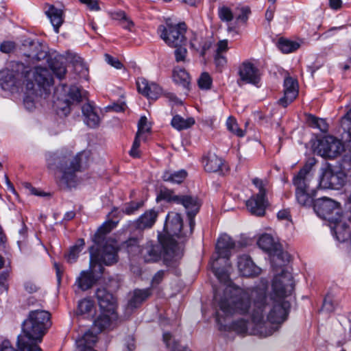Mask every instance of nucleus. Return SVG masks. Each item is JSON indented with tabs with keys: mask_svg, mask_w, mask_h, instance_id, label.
I'll return each mask as SVG.
<instances>
[{
	"mask_svg": "<svg viewBox=\"0 0 351 351\" xmlns=\"http://www.w3.org/2000/svg\"><path fill=\"white\" fill-rule=\"evenodd\" d=\"M105 60L109 64L116 69H121L123 66L122 63L117 58L108 54L105 55Z\"/></svg>",
	"mask_w": 351,
	"mask_h": 351,
	"instance_id": "58",
	"label": "nucleus"
},
{
	"mask_svg": "<svg viewBox=\"0 0 351 351\" xmlns=\"http://www.w3.org/2000/svg\"><path fill=\"white\" fill-rule=\"evenodd\" d=\"M309 121L315 128H318L322 132H326L328 130V125L324 119L311 116Z\"/></svg>",
	"mask_w": 351,
	"mask_h": 351,
	"instance_id": "50",
	"label": "nucleus"
},
{
	"mask_svg": "<svg viewBox=\"0 0 351 351\" xmlns=\"http://www.w3.org/2000/svg\"><path fill=\"white\" fill-rule=\"evenodd\" d=\"M8 273L3 272L0 275V292L7 291L8 289Z\"/></svg>",
	"mask_w": 351,
	"mask_h": 351,
	"instance_id": "55",
	"label": "nucleus"
},
{
	"mask_svg": "<svg viewBox=\"0 0 351 351\" xmlns=\"http://www.w3.org/2000/svg\"><path fill=\"white\" fill-rule=\"evenodd\" d=\"M90 258L92 256L97 258L95 265L99 270V274H102L104 268L102 264L110 265L117 261V250L114 245L106 243L101 249H97L95 252V247H90Z\"/></svg>",
	"mask_w": 351,
	"mask_h": 351,
	"instance_id": "11",
	"label": "nucleus"
},
{
	"mask_svg": "<svg viewBox=\"0 0 351 351\" xmlns=\"http://www.w3.org/2000/svg\"><path fill=\"white\" fill-rule=\"evenodd\" d=\"M120 25L122 26L123 28L130 32L132 31V27L134 26V22L127 15L124 18V19H123L121 22H120Z\"/></svg>",
	"mask_w": 351,
	"mask_h": 351,
	"instance_id": "61",
	"label": "nucleus"
},
{
	"mask_svg": "<svg viewBox=\"0 0 351 351\" xmlns=\"http://www.w3.org/2000/svg\"><path fill=\"white\" fill-rule=\"evenodd\" d=\"M151 295L152 289L150 288L134 289L131 293L130 298L127 304V310L132 312L138 308Z\"/></svg>",
	"mask_w": 351,
	"mask_h": 351,
	"instance_id": "26",
	"label": "nucleus"
},
{
	"mask_svg": "<svg viewBox=\"0 0 351 351\" xmlns=\"http://www.w3.org/2000/svg\"><path fill=\"white\" fill-rule=\"evenodd\" d=\"M310 167L305 165L293 178V185L295 186V197L298 202L302 206H313L314 197L316 191L311 188Z\"/></svg>",
	"mask_w": 351,
	"mask_h": 351,
	"instance_id": "5",
	"label": "nucleus"
},
{
	"mask_svg": "<svg viewBox=\"0 0 351 351\" xmlns=\"http://www.w3.org/2000/svg\"><path fill=\"white\" fill-rule=\"evenodd\" d=\"M340 204L332 199L322 197L315 200L313 209L317 215L329 221H334L341 214Z\"/></svg>",
	"mask_w": 351,
	"mask_h": 351,
	"instance_id": "10",
	"label": "nucleus"
},
{
	"mask_svg": "<svg viewBox=\"0 0 351 351\" xmlns=\"http://www.w3.org/2000/svg\"><path fill=\"white\" fill-rule=\"evenodd\" d=\"M33 49L27 55V56L37 61L45 59L47 56V51L46 49L39 43H32Z\"/></svg>",
	"mask_w": 351,
	"mask_h": 351,
	"instance_id": "37",
	"label": "nucleus"
},
{
	"mask_svg": "<svg viewBox=\"0 0 351 351\" xmlns=\"http://www.w3.org/2000/svg\"><path fill=\"white\" fill-rule=\"evenodd\" d=\"M237 267L239 273L246 277H254L261 274V269L257 267L250 256L243 254L238 258Z\"/></svg>",
	"mask_w": 351,
	"mask_h": 351,
	"instance_id": "22",
	"label": "nucleus"
},
{
	"mask_svg": "<svg viewBox=\"0 0 351 351\" xmlns=\"http://www.w3.org/2000/svg\"><path fill=\"white\" fill-rule=\"evenodd\" d=\"M160 244L154 245L152 243H147V245L142 249L141 254L146 262H156L158 261L163 252L167 255H173L176 250H165L162 241L163 239L161 235L158 237Z\"/></svg>",
	"mask_w": 351,
	"mask_h": 351,
	"instance_id": "15",
	"label": "nucleus"
},
{
	"mask_svg": "<svg viewBox=\"0 0 351 351\" xmlns=\"http://www.w3.org/2000/svg\"><path fill=\"white\" fill-rule=\"evenodd\" d=\"M267 201L265 197L253 195L246 202V206L249 211L254 215L261 217L265 213Z\"/></svg>",
	"mask_w": 351,
	"mask_h": 351,
	"instance_id": "28",
	"label": "nucleus"
},
{
	"mask_svg": "<svg viewBox=\"0 0 351 351\" xmlns=\"http://www.w3.org/2000/svg\"><path fill=\"white\" fill-rule=\"evenodd\" d=\"M198 40V35L194 34L193 38L191 39L190 45L191 47L199 51L202 56H204L206 51L210 47V43L205 39L203 40L202 44H196V41Z\"/></svg>",
	"mask_w": 351,
	"mask_h": 351,
	"instance_id": "42",
	"label": "nucleus"
},
{
	"mask_svg": "<svg viewBox=\"0 0 351 351\" xmlns=\"http://www.w3.org/2000/svg\"><path fill=\"white\" fill-rule=\"evenodd\" d=\"M215 63L218 69H221L227 63V60L225 55L215 53Z\"/></svg>",
	"mask_w": 351,
	"mask_h": 351,
	"instance_id": "57",
	"label": "nucleus"
},
{
	"mask_svg": "<svg viewBox=\"0 0 351 351\" xmlns=\"http://www.w3.org/2000/svg\"><path fill=\"white\" fill-rule=\"evenodd\" d=\"M163 341L168 348L171 347V351H191L187 347L178 345L169 332L163 333Z\"/></svg>",
	"mask_w": 351,
	"mask_h": 351,
	"instance_id": "41",
	"label": "nucleus"
},
{
	"mask_svg": "<svg viewBox=\"0 0 351 351\" xmlns=\"http://www.w3.org/2000/svg\"><path fill=\"white\" fill-rule=\"evenodd\" d=\"M15 47V45L13 42L5 41L1 43L0 45V50L3 53H8L11 52Z\"/></svg>",
	"mask_w": 351,
	"mask_h": 351,
	"instance_id": "60",
	"label": "nucleus"
},
{
	"mask_svg": "<svg viewBox=\"0 0 351 351\" xmlns=\"http://www.w3.org/2000/svg\"><path fill=\"white\" fill-rule=\"evenodd\" d=\"M204 169L208 172H217L221 169L223 160L215 154L208 153L203 158Z\"/></svg>",
	"mask_w": 351,
	"mask_h": 351,
	"instance_id": "30",
	"label": "nucleus"
},
{
	"mask_svg": "<svg viewBox=\"0 0 351 351\" xmlns=\"http://www.w3.org/2000/svg\"><path fill=\"white\" fill-rule=\"evenodd\" d=\"M51 314L45 310L29 311L22 324V334L18 337V348L21 351H42L38 346L51 323Z\"/></svg>",
	"mask_w": 351,
	"mask_h": 351,
	"instance_id": "3",
	"label": "nucleus"
},
{
	"mask_svg": "<svg viewBox=\"0 0 351 351\" xmlns=\"http://www.w3.org/2000/svg\"><path fill=\"white\" fill-rule=\"evenodd\" d=\"M19 77V73L8 71L0 81L1 88L5 90L14 91L15 88L20 84Z\"/></svg>",
	"mask_w": 351,
	"mask_h": 351,
	"instance_id": "32",
	"label": "nucleus"
},
{
	"mask_svg": "<svg viewBox=\"0 0 351 351\" xmlns=\"http://www.w3.org/2000/svg\"><path fill=\"white\" fill-rule=\"evenodd\" d=\"M77 311L80 314L92 317L95 312V305L93 301L89 299H84L79 302Z\"/></svg>",
	"mask_w": 351,
	"mask_h": 351,
	"instance_id": "36",
	"label": "nucleus"
},
{
	"mask_svg": "<svg viewBox=\"0 0 351 351\" xmlns=\"http://www.w3.org/2000/svg\"><path fill=\"white\" fill-rule=\"evenodd\" d=\"M334 308L335 306L332 300L329 297L325 298L322 309L327 312H331L334 310Z\"/></svg>",
	"mask_w": 351,
	"mask_h": 351,
	"instance_id": "62",
	"label": "nucleus"
},
{
	"mask_svg": "<svg viewBox=\"0 0 351 351\" xmlns=\"http://www.w3.org/2000/svg\"><path fill=\"white\" fill-rule=\"evenodd\" d=\"M143 206V202H130L124 205L122 208V211L123 213L126 215H132L134 214L139 208H141Z\"/></svg>",
	"mask_w": 351,
	"mask_h": 351,
	"instance_id": "46",
	"label": "nucleus"
},
{
	"mask_svg": "<svg viewBox=\"0 0 351 351\" xmlns=\"http://www.w3.org/2000/svg\"><path fill=\"white\" fill-rule=\"evenodd\" d=\"M226 125L228 130L237 136L242 137L245 135L244 131L239 128L238 124L234 118L229 117L226 121Z\"/></svg>",
	"mask_w": 351,
	"mask_h": 351,
	"instance_id": "44",
	"label": "nucleus"
},
{
	"mask_svg": "<svg viewBox=\"0 0 351 351\" xmlns=\"http://www.w3.org/2000/svg\"><path fill=\"white\" fill-rule=\"evenodd\" d=\"M228 49V40H221L217 43L216 53L224 54Z\"/></svg>",
	"mask_w": 351,
	"mask_h": 351,
	"instance_id": "56",
	"label": "nucleus"
},
{
	"mask_svg": "<svg viewBox=\"0 0 351 351\" xmlns=\"http://www.w3.org/2000/svg\"><path fill=\"white\" fill-rule=\"evenodd\" d=\"M96 298L101 311H116V300L106 289L98 288L96 291Z\"/></svg>",
	"mask_w": 351,
	"mask_h": 351,
	"instance_id": "25",
	"label": "nucleus"
},
{
	"mask_svg": "<svg viewBox=\"0 0 351 351\" xmlns=\"http://www.w3.org/2000/svg\"><path fill=\"white\" fill-rule=\"evenodd\" d=\"M84 245V241L83 239H80L77 241V244L71 247L69 252L65 255V258L69 263H75L83 249Z\"/></svg>",
	"mask_w": 351,
	"mask_h": 351,
	"instance_id": "38",
	"label": "nucleus"
},
{
	"mask_svg": "<svg viewBox=\"0 0 351 351\" xmlns=\"http://www.w3.org/2000/svg\"><path fill=\"white\" fill-rule=\"evenodd\" d=\"M257 244L261 249L270 254L272 262H276L278 260L282 261V263H280V266L289 261V255L282 250L281 245L276 242L270 234L261 235Z\"/></svg>",
	"mask_w": 351,
	"mask_h": 351,
	"instance_id": "8",
	"label": "nucleus"
},
{
	"mask_svg": "<svg viewBox=\"0 0 351 351\" xmlns=\"http://www.w3.org/2000/svg\"><path fill=\"white\" fill-rule=\"evenodd\" d=\"M186 31V27L184 23L173 24L170 19L166 20L165 25H160L158 28L160 38L171 47L185 45Z\"/></svg>",
	"mask_w": 351,
	"mask_h": 351,
	"instance_id": "6",
	"label": "nucleus"
},
{
	"mask_svg": "<svg viewBox=\"0 0 351 351\" xmlns=\"http://www.w3.org/2000/svg\"><path fill=\"white\" fill-rule=\"evenodd\" d=\"M298 94V85L296 80L291 77H287L284 81V97L279 100V103L283 106L292 102Z\"/></svg>",
	"mask_w": 351,
	"mask_h": 351,
	"instance_id": "23",
	"label": "nucleus"
},
{
	"mask_svg": "<svg viewBox=\"0 0 351 351\" xmlns=\"http://www.w3.org/2000/svg\"><path fill=\"white\" fill-rule=\"evenodd\" d=\"M186 176L187 173L183 169L177 171H167L163 173L162 179L165 182L180 184L184 181Z\"/></svg>",
	"mask_w": 351,
	"mask_h": 351,
	"instance_id": "34",
	"label": "nucleus"
},
{
	"mask_svg": "<svg viewBox=\"0 0 351 351\" xmlns=\"http://www.w3.org/2000/svg\"><path fill=\"white\" fill-rule=\"evenodd\" d=\"M0 351H16L8 340H3L0 343ZM19 351H21L19 350Z\"/></svg>",
	"mask_w": 351,
	"mask_h": 351,
	"instance_id": "64",
	"label": "nucleus"
},
{
	"mask_svg": "<svg viewBox=\"0 0 351 351\" xmlns=\"http://www.w3.org/2000/svg\"><path fill=\"white\" fill-rule=\"evenodd\" d=\"M25 78L27 81V88L29 90H33L35 84L40 87L45 88L51 85L53 83L51 73L46 67H34V69L25 73Z\"/></svg>",
	"mask_w": 351,
	"mask_h": 351,
	"instance_id": "12",
	"label": "nucleus"
},
{
	"mask_svg": "<svg viewBox=\"0 0 351 351\" xmlns=\"http://www.w3.org/2000/svg\"><path fill=\"white\" fill-rule=\"evenodd\" d=\"M117 319L116 311H101L100 315L94 321V328H97L99 332L106 329H111L114 327Z\"/></svg>",
	"mask_w": 351,
	"mask_h": 351,
	"instance_id": "24",
	"label": "nucleus"
},
{
	"mask_svg": "<svg viewBox=\"0 0 351 351\" xmlns=\"http://www.w3.org/2000/svg\"><path fill=\"white\" fill-rule=\"evenodd\" d=\"M151 130V128L147 122V119L145 117H141L138 123V131L136 134L143 135L146 133L149 132Z\"/></svg>",
	"mask_w": 351,
	"mask_h": 351,
	"instance_id": "51",
	"label": "nucleus"
},
{
	"mask_svg": "<svg viewBox=\"0 0 351 351\" xmlns=\"http://www.w3.org/2000/svg\"><path fill=\"white\" fill-rule=\"evenodd\" d=\"M96 261H97V258L92 256L90 258L88 269L81 271L76 278L75 285L80 290L85 291L91 289L99 280L101 274H99V270L95 265Z\"/></svg>",
	"mask_w": 351,
	"mask_h": 351,
	"instance_id": "9",
	"label": "nucleus"
},
{
	"mask_svg": "<svg viewBox=\"0 0 351 351\" xmlns=\"http://www.w3.org/2000/svg\"><path fill=\"white\" fill-rule=\"evenodd\" d=\"M218 16L220 20L223 22H230L234 18V15L231 9L226 6L219 8Z\"/></svg>",
	"mask_w": 351,
	"mask_h": 351,
	"instance_id": "47",
	"label": "nucleus"
},
{
	"mask_svg": "<svg viewBox=\"0 0 351 351\" xmlns=\"http://www.w3.org/2000/svg\"><path fill=\"white\" fill-rule=\"evenodd\" d=\"M213 272L218 280L223 283H228L230 281L229 274L224 269L215 268L213 263Z\"/></svg>",
	"mask_w": 351,
	"mask_h": 351,
	"instance_id": "49",
	"label": "nucleus"
},
{
	"mask_svg": "<svg viewBox=\"0 0 351 351\" xmlns=\"http://www.w3.org/2000/svg\"><path fill=\"white\" fill-rule=\"evenodd\" d=\"M240 13L236 16L237 21L245 24L251 14V10L249 7H242L239 9Z\"/></svg>",
	"mask_w": 351,
	"mask_h": 351,
	"instance_id": "52",
	"label": "nucleus"
},
{
	"mask_svg": "<svg viewBox=\"0 0 351 351\" xmlns=\"http://www.w3.org/2000/svg\"><path fill=\"white\" fill-rule=\"evenodd\" d=\"M165 271L163 270L158 271L153 277L152 280V285L156 286L160 284L163 280Z\"/></svg>",
	"mask_w": 351,
	"mask_h": 351,
	"instance_id": "63",
	"label": "nucleus"
},
{
	"mask_svg": "<svg viewBox=\"0 0 351 351\" xmlns=\"http://www.w3.org/2000/svg\"><path fill=\"white\" fill-rule=\"evenodd\" d=\"M173 80L176 84L182 86L186 91L189 90L191 77L184 69L176 67L173 71Z\"/></svg>",
	"mask_w": 351,
	"mask_h": 351,
	"instance_id": "31",
	"label": "nucleus"
},
{
	"mask_svg": "<svg viewBox=\"0 0 351 351\" xmlns=\"http://www.w3.org/2000/svg\"><path fill=\"white\" fill-rule=\"evenodd\" d=\"M85 123L90 128H95L100 123V117L94 106L85 104L82 107Z\"/></svg>",
	"mask_w": 351,
	"mask_h": 351,
	"instance_id": "29",
	"label": "nucleus"
},
{
	"mask_svg": "<svg viewBox=\"0 0 351 351\" xmlns=\"http://www.w3.org/2000/svg\"><path fill=\"white\" fill-rule=\"evenodd\" d=\"M45 14L49 19L56 33H58L59 28L62 25L64 20L62 5L60 3L58 5L47 3Z\"/></svg>",
	"mask_w": 351,
	"mask_h": 351,
	"instance_id": "19",
	"label": "nucleus"
},
{
	"mask_svg": "<svg viewBox=\"0 0 351 351\" xmlns=\"http://www.w3.org/2000/svg\"><path fill=\"white\" fill-rule=\"evenodd\" d=\"M179 204L182 205L185 208L189 218V226L191 230H193L195 225L194 217L199 212L201 206L199 199L195 196L183 195H181Z\"/></svg>",
	"mask_w": 351,
	"mask_h": 351,
	"instance_id": "17",
	"label": "nucleus"
},
{
	"mask_svg": "<svg viewBox=\"0 0 351 351\" xmlns=\"http://www.w3.org/2000/svg\"><path fill=\"white\" fill-rule=\"evenodd\" d=\"M329 226L337 241L345 242L348 240L351 231L348 223L343 219L341 214L339 217H337L334 221H330Z\"/></svg>",
	"mask_w": 351,
	"mask_h": 351,
	"instance_id": "20",
	"label": "nucleus"
},
{
	"mask_svg": "<svg viewBox=\"0 0 351 351\" xmlns=\"http://www.w3.org/2000/svg\"><path fill=\"white\" fill-rule=\"evenodd\" d=\"M267 283L246 289L230 282L223 293L216 290L217 321L221 331L266 337L287 317L289 303L285 300L293 289L291 275L282 270L272 283L273 297L267 295Z\"/></svg>",
	"mask_w": 351,
	"mask_h": 351,
	"instance_id": "1",
	"label": "nucleus"
},
{
	"mask_svg": "<svg viewBox=\"0 0 351 351\" xmlns=\"http://www.w3.org/2000/svg\"><path fill=\"white\" fill-rule=\"evenodd\" d=\"M181 195H178L173 191L169 189L161 190L160 194L157 197V200H165L167 202H173L180 204Z\"/></svg>",
	"mask_w": 351,
	"mask_h": 351,
	"instance_id": "43",
	"label": "nucleus"
},
{
	"mask_svg": "<svg viewBox=\"0 0 351 351\" xmlns=\"http://www.w3.org/2000/svg\"><path fill=\"white\" fill-rule=\"evenodd\" d=\"M176 49L175 50V58L177 62H184L185 60L186 54H187V50L185 47H183L182 46H179L178 47H176Z\"/></svg>",
	"mask_w": 351,
	"mask_h": 351,
	"instance_id": "54",
	"label": "nucleus"
},
{
	"mask_svg": "<svg viewBox=\"0 0 351 351\" xmlns=\"http://www.w3.org/2000/svg\"><path fill=\"white\" fill-rule=\"evenodd\" d=\"M50 70L59 79L64 77L66 73V69L63 63L60 62L56 58L51 60L49 63Z\"/></svg>",
	"mask_w": 351,
	"mask_h": 351,
	"instance_id": "40",
	"label": "nucleus"
},
{
	"mask_svg": "<svg viewBox=\"0 0 351 351\" xmlns=\"http://www.w3.org/2000/svg\"><path fill=\"white\" fill-rule=\"evenodd\" d=\"M343 150L342 143L332 136L323 137L318 143V154L324 158H335Z\"/></svg>",
	"mask_w": 351,
	"mask_h": 351,
	"instance_id": "14",
	"label": "nucleus"
},
{
	"mask_svg": "<svg viewBox=\"0 0 351 351\" xmlns=\"http://www.w3.org/2000/svg\"><path fill=\"white\" fill-rule=\"evenodd\" d=\"M158 215V212L154 209L148 210L134 222L133 226L139 230L151 228L156 223Z\"/></svg>",
	"mask_w": 351,
	"mask_h": 351,
	"instance_id": "27",
	"label": "nucleus"
},
{
	"mask_svg": "<svg viewBox=\"0 0 351 351\" xmlns=\"http://www.w3.org/2000/svg\"><path fill=\"white\" fill-rule=\"evenodd\" d=\"M239 75L240 77L238 81L239 84H240V82L252 84H256L259 82L258 70L250 62L242 63L239 67Z\"/></svg>",
	"mask_w": 351,
	"mask_h": 351,
	"instance_id": "18",
	"label": "nucleus"
},
{
	"mask_svg": "<svg viewBox=\"0 0 351 351\" xmlns=\"http://www.w3.org/2000/svg\"><path fill=\"white\" fill-rule=\"evenodd\" d=\"M60 89L57 88V98L53 101V108L59 116H67L71 111V106L74 102H80L84 97V93L77 86H71L66 94L60 96Z\"/></svg>",
	"mask_w": 351,
	"mask_h": 351,
	"instance_id": "7",
	"label": "nucleus"
},
{
	"mask_svg": "<svg viewBox=\"0 0 351 351\" xmlns=\"http://www.w3.org/2000/svg\"><path fill=\"white\" fill-rule=\"evenodd\" d=\"M45 157L49 169H58L62 173L59 184L71 188L77 183L76 172L87 166L89 153L83 152L73 157L71 152L60 150L56 152H49L46 153Z\"/></svg>",
	"mask_w": 351,
	"mask_h": 351,
	"instance_id": "2",
	"label": "nucleus"
},
{
	"mask_svg": "<svg viewBox=\"0 0 351 351\" xmlns=\"http://www.w3.org/2000/svg\"><path fill=\"white\" fill-rule=\"evenodd\" d=\"M165 96L172 105H182V101L174 93H166Z\"/></svg>",
	"mask_w": 351,
	"mask_h": 351,
	"instance_id": "59",
	"label": "nucleus"
},
{
	"mask_svg": "<svg viewBox=\"0 0 351 351\" xmlns=\"http://www.w3.org/2000/svg\"><path fill=\"white\" fill-rule=\"evenodd\" d=\"M252 183L258 189V193L256 195L258 197H265V183L262 180L257 178L252 180Z\"/></svg>",
	"mask_w": 351,
	"mask_h": 351,
	"instance_id": "53",
	"label": "nucleus"
},
{
	"mask_svg": "<svg viewBox=\"0 0 351 351\" xmlns=\"http://www.w3.org/2000/svg\"><path fill=\"white\" fill-rule=\"evenodd\" d=\"M165 229L166 234L162 236V243L165 250H176L177 248V242L175 237L178 239H184L190 236L193 230H191L189 226V230H184L182 217L180 214L171 213L168 214Z\"/></svg>",
	"mask_w": 351,
	"mask_h": 351,
	"instance_id": "4",
	"label": "nucleus"
},
{
	"mask_svg": "<svg viewBox=\"0 0 351 351\" xmlns=\"http://www.w3.org/2000/svg\"><path fill=\"white\" fill-rule=\"evenodd\" d=\"M345 176L341 172H335L329 165L322 169L319 185L323 189H339L343 186Z\"/></svg>",
	"mask_w": 351,
	"mask_h": 351,
	"instance_id": "13",
	"label": "nucleus"
},
{
	"mask_svg": "<svg viewBox=\"0 0 351 351\" xmlns=\"http://www.w3.org/2000/svg\"><path fill=\"white\" fill-rule=\"evenodd\" d=\"M341 125L345 131L347 130L348 138L345 137V139L351 141V109L342 118Z\"/></svg>",
	"mask_w": 351,
	"mask_h": 351,
	"instance_id": "45",
	"label": "nucleus"
},
{
	"mask_svg": "<svg viewBox=\"0 0 351 351\" xmlns=\"http://www.w3.org/2000/svg\"><path fill=\"white\" fill-rule=\"evenodd\" d=\"M138 91L149 99L156 100L162 93L161 88L154 82H149L143 77L136 81Z\"/></svg>",
	"mask_w": 351,
	"mask_h": 351,
	"instance_id": "21",
	"label": "nucleus"
},
{
	"mask_svg": "<svg viewBox=\"0 0 351 351\" xmlns=\"http://www.w3.org/2000/svg\"><path fill=\"white\" fill-rule=\"evenodd\" d=\"M115 224L113 221H109L103 223L97 230L93 237L94 243L99 245L105 239V235L109 233L114 228Z\"/></svg>",
	"mask_w": 351,
	"mask_h": 351,
	"instance_id": "33",
	"label": "nucleus"
},
{
	"mask_svg": "<svg viewBox=\"0 0 351 351\" xmlns=\"http://www.w3.org/2000/svg\"><path fill=\"white\" fill-rule=\"evenodd\" d=\"M171 125L178 130H186L191 127L195 123V120L192 117L184 119L180 115H176L171 120Z\"/></svg>",
	"mask_w": 351,
	"mask_h": 351,
	"instance_id": "35",
	"label": "nucleus"
},
{
	"mask_svg": "<svg viewBox=\"0 0 351 351\" xmlns=\"http://www.w3.org/2000/svg\"><path fill=\"white\" fill-rule=\"evenodd\" d=\"M245 245H247V243H243L240 241L235 243L229 235L226 234H221L218 239L216 245V252L218 257L215 261H217L219 258L228 259L231 255V250L236 247H243Z\"/></svg>",
	"mask_w": 351,
	"mask_h": 351,
	"instance_id": "16",
	"label": "nucleus"
},
{
	"mask_svg": "<svg viewBox=\"0 0 351 351\" xmlns=\"http://www.w3.org/2000/svg\"><path fill=\"white\" fill-rule=\"evenodd\" d=\"M212 78L210 75L204 72L202 73L198 80V86L201 89L208 90L212 85Z\"/></svg>",
	"mask_w": 351,
	"mask_h": 351,
	"instance_id": "48",
	"label": "nucleus"
},
{
	"mask_svg": "<svg viewBox=\"0 0 351 351\" xmlns=\"http://www.w3.org/2000/svg\"><path fill=\"white\" fill-rule=\"evenodd\" d=\"M278 49L284 53H289L296 51L300 44L295 41L280 38L278 42Z\"/></svg>",
	"mask_w": 351,
	"mask_h": 351,
	"instance_id": "39",
	"label": "nucleus"
}]
</instances>
